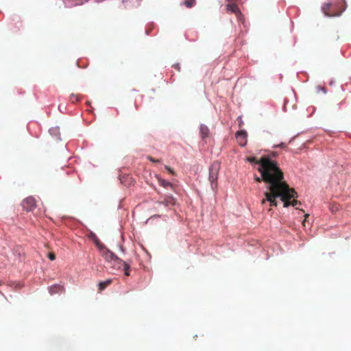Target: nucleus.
<instances>
[{"instance_id": "nucleus-1", "label": "nucleus", "mask_w": 351, "mask_h": 351, "mask_svg": "<svg viewBox=\"0 0 351 351\" xmlns=\"http://www.w3.org/2000/svg\"><path fill=\"white\" fill-rule=\"evenodd\" d=\"M261 166L258 171L261 177L255 176L257 182H264L267 184V191L265 192V198L261 200V204L265 205L269 202L270 206H277L276 198L281 200L286 198V194L289 191L288 184L285 181L284 174L276 161L269 157L264 156L261 158Z\"/></svg>"}, {"instance_id": "nucleus-2", "label": "nucleus", "mask_w": 351, "mask_h": 351, "mask_svg": "<svg viewBox=\"0 0 351 351\" xmlns=\"http://www.w3.org/2000/svg\"><path fill=\"white\" fill-rule=\"evenodd\" d=\"M346 0H338L334 3H326L322 6V11L326 16H338L346 9Z\"/></svg>"}, {"instance_id": "nucleus-3", "label": "nucleus", "mask_w": 351, "mask_h": 351, "mask_svg": "<svg viewBox=\"0 0 351 351\" xmlns=\"http://www.w3.org/2000/svg\"><path fill=\"white\" fill-rule=\"evenodd\" d=\"M288 189L289 191L286 194V198L284 200H282L284 202V207H288L291 205L293 206H296L298 204H300V202L298 200L295 199V198L298 197V195L294 189L290 188L288 185Z\"/></svg>"}, {"instance_id": "nucleus-4", "label": "nucleus", "mask_w": 351, "mask_h": 351, "mask_svg": "<svg viewBox=\"0 0 351 351\" xmlns=\"http://www.w3.org/2000/svg\"><path fill=\"white\" fill-rule=\"evenodd\" d=\"M97 245L99 247H100L102 255L107 261H113L116 265L122 263V260L121 258H119L115 254L109 250L105 246L99 245L98 243Z\"/></svg>"}, {"instance_id": "nucleus-5", "label": "nucleus", "mask_w": 351, "mask_h": 351, "mask_svg": "<svg viewBox=\"0 0 351 351\" xmlns=\"http://www.w3.org/2000/svg\"><path fill=\"white\" fill-rule=\"evenodd\" d=\"M219 169L220 163L218 161H215L213 162L209 168V180L212 185L217 180Z\"/></svg>"}, {"instance_id": "nucleus-6", "label": "nucleus", "mask_w": 351, "mask_h": 351, "mask_svg": "<svg viewBox=\"0 0 351 351\" xmlns=\"http://www.w3.org/2000/svg\"><path fill=\"white\" fill-rule=\"evenodd\" d=\"M21 206L26 211H32L36 207L35 199L32 197H28L23 199Z\"/></svg>"}, {"instance_id": "nucleus-7", "label": "nucleus", "mask_w": 351, "mask_h": 351, "mask_svg": "<svg viewBox=\"0 0 351 351\" xmlns=\"http://www.w3.org/2000/svg\"><path fill=\"white\" fill-rule=\"evenodd\" d=\"M236 138L239 145L245 146L247 143V132L244 130L237 132L236 133Z\"/></svg>"}, {"instance_id": "nucleus-8", "label": "nucleus", "mask_w": 351, "mask_h": 351, "mask_svg": "<svg viewBox=\"0 0 351 351\" xmlns=\"http://www.w3.org/2000/svg\"><path fill=\"white\" fill-rule=\"evenodd\" d=\"M176 199L172 195H167L162 201H158V204H162L166 207H171L176 204Z\"/></svg>"}, {"instance_id": "nucleus-9", "label": "nucleus", "mask_w": 351, "mask_h": 351, "mask_svg": "<svg viewBox=\"0 0 351 351\" xmlns=\"http://www.w3.org/2000/svg\"><path fill=\"white\" fill-rule=\"evenodd\" d=\"M62 290H63V287L58 284L50 286L48 288L49 293L51 295H53L56 293H60Z\"/></svg>"}, {"instance_id": "nucleus-10", "label": "nucleus", "mask_w": 351, "mask_h": 351, "mask_svg": "<svg viewBox=\"0 0 351 351\" xmlns=\"http://www.w3.org/2000/svg\"><path fill=\"white\" fill-rule=\"evenodd\" d=\"M199 133L202 138L204 139L208 137L210 131L206 125L202 124L199 127Z\"/></svg>"}, {"instance_id": "nucleus-11", "label": "nucleus", "mask_w": 351, "mask_h": 351, "mask_svg": "<svg viewBox=\"0 0 351 351\" xmlns=\"http://www.w3.org/2000/svg\"><path fill=\"white\" fill-rule=\"evenodd\" d=\"M112 282V279H108L105 281L100 282L98 284V290L99 292H101L104 291L106 287H108L109 285H110Z\"/></svg>"}, {"instance_id": "nucleus-12", "label": "nucleus", "mask_w": 351, "mask_h": 351, "mask_svg": "<svg viewBox=\"0 0 351 351\" xmlns=\"http://www.w3.org/2000/svg\"><path fill=\"white\" fill-rule=\"evenodd\" d=\"M226 10L228 12L234 13L236 14H240V11L237 5L234 3H230L226 5Z\"/></svg>"}, {"instance_id": "nucleus-13", "label": "nucleus", "mask_w": 351, "mask_h": 351, "mask_svg": "<svg viewBox=\"0 0 351 351\" xmlns=\"http://www.w3.org/2000/svg\"><path fill=\"white\" fill-rule=\"evenodd\" d=\"M158 183H159V184L160 186H163L165 188H169V187L171 190H173V185L171 182H168V181H167V180H164V179H162L161 178H158Z\"/></svg>"}, {"instance_id": "nucleus-14", "label": "nucleus", "mask_w": 351, "mask_h": 351, "mask_svg": "<svg viewBox=\"0 0 351 351\" xmlns=\"http://www.w3.org/2000/svg\"><path fill=\"white\" fill-rule=\"evenodd\" d=\"M49 133L56 138H59L60 137V129L58 127L50 128L49 130Z\"/></svg>"}, {"instance_id": "nucleus-15", "label": "nucleus", "mask_w": 351, "mask_h": 351, "mask_svg": "<svg viewBox=\"0 0 351 351\" xmlns=\"http://www.w3.org/2000/svg\"><path fill=\"white\" fill-rule=\"evenodd\" d=\"M118 267H123V269L125 271V276H130V265L125 263V261H122V263H119L117 265Z\"/></svg>"}, {"instance_id": "nucleus-16", "label": "nucleus", "mask_w": 351, "mask_h": 351, "mask_svg": "<svg viewBox=\"0 0 351 351\" xmlns=\"http://www.w3.org/2000/svg\"><path fill=\"white\" fill-rule=\"evenodd\" d=\"M196 0H185L184 4L187 8H192L195 5Z\"/></svg>"}, {"instance_id": "nucleus-17", "label": "nucleus", "mask_w": 351, "mask_h": 351, "mask_svg": "<svg viewBox=\"0 0 351 351\" xmlns=\"http://www.w3.org/2000/svg\"><path fill=\"white\" fill-rule=\"evenodd\" d=\"M247 160L250 162V163H255L259 165V167L261 166V159L257 160L256 157H247Z\"/></svg>"}, {"instance_id": "nucleus-18", "label": "nucleus", "mask_w": 351, "mask_h": 351, "mask_svg": "<svg viewBox=\"0 0 351 351\" xmlns=\"http://www.w3.org/2000/svg\"><path fill=\"white\" fill-rule=\"evenodd\" d=\"M71 100L72 102L77 101L79 100V96L77 95L72 94L71 95Z\"/></svg>"}, {"instance_id": "nucleus-19", "label": "nucleus", "mask_w": 351, "mask_h": 351, "mask_svg": "<svg viewBox=\"0 0 351 351\" xmlns=\"http://www.w3.org/2000/svg\"><path fill=\"white\" fill-rule=\"evenodd\" d=\"M47 256L51 261H54L56 259V254H54V252H49Z\"/></svg>"}, {"instance_id": "nucleus-20", "label": "nucleus", "mask_w": 351, "mask_h": 351, "mask_svg": "<svg viewBox=\"0 0 351 351\" xmlns=\"http://www.w3.org/2000/svg\"><path fill=\"white\" fill-rule=\"evenodd\" d=\"M274 147L285 148V147H286V144H285V143H280V144H279V145H274Z\"/></svg>"}, {"instance_id": "nucleus-21", "label": "nucleus", "mask_w": 351, "mask_h": 351, "mask_svg": "<svg viewBox=\"0 0 351 351\" xmlns=\"http://www.w3.org/2000/svg\"><path fill=\"white\" fill-rule=\"evenodd\" d=\"M165 168H166V169H167V170L170 173H171V174H174V171H173V170L171 168H170V167H167V166H166V167H165Z\"/></svg>"}, {"instance_id": "nucleus-22", "label": "nucleus", "mask_w": 351, "mask_h": 351, "mask_svg": "<svg viewBox=\"0 0 351 351\" xmlns=\"http://www.w3.org/2000/svg\"><path fill=\"white\" fill-rule=\"evenodd\" d=\"M148 158L149 159V160H151L152 162H159L158 160H155L154 158H153L151 156H149Z\"/></svg>"}, {"instance_id": "nucleus-23", "label": "nucleus", "mask_w": 351, "mask_h": 351, "mask_svg": "<svg viewBox=\"0 0 351 351\" xmlns=\"http://www.w3.org/2000/svg\"><path fill=\"white\" fill-rule=\"evenodd\" d=\"M173 66H174V67H175L178 71H179V70H180V66H179V64H175V65H173Z\"/></svg>"}, {"instance_id": "nucleus-24", "label": "nucleus", "mask_w": 351, "mask_h": 351, "mask_svg": "<svg viewBox=\"0 0 351 351\" xmlns=\"http://www.w3.org/2000/svg\"><path fill=\"white\" fill-rule=\"evenodd\" d=\"M308 217V215H305V217H306V218H305L304 221H303V225H304V226L305 221H306V218H307Z\"/></svg>"}, {"instance_id": "nucleus-25", "label": "nucleus", "mask_w": 351, "mask_h": 351, "mask_svg": "<svg viewBox=\"0 0 351 351\" xmlns=\"http://www.w3.org/2000/svg\"><path fill=\"white\" fill-rule=\"evenodd\" d=\"M321 89L326 93V90H325V88L324 87H322Z\"/></svg>"}]
</instances>
